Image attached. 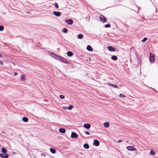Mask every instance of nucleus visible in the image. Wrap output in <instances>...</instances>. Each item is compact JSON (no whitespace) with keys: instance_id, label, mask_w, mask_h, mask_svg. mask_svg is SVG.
Masks as SVG:
<instances>
[{"instance_id":"f257e3e1","label":"nucleus","mask_w":158,"mask_h":158,"mask_svg":"<svg viewBox=\"0 0 158 158\" xmlns=\"http://www.w3.org/2000/svg\"><path fill=\"white\" fill-rule=\"evenodd\" d=\"M48 53L50 56L56 60L61 61L64 63H69V62L66 61L65 59L57 54L50 52H48Z\"/></svg>"},{"instance_id":"f03ea898","label":"nucleus","mask_w":158,"mask_h":158,"mask_svg":"<svg viewBox=\"0 0 158 158\" xmlns=\"http://www.w3.org/2000/svg\"><path fill=\"white\" fill-rule=\"evenodd\" d=\"M48 53L50 56L56 60L61 61L64 63H69V62L66 61L65 59L57 54L50 52H48Z\"/></svg>"},{"instance_id":"7ed1b4c3","label":"nucleus","mask_w":158,"mask_h":158,"mask_svg":"<svg viewBox=\"0 0 158 158\" xmlns=\"http://www.w3.org/2000/svg\"><path fill=\"white\" fill-rule=\"evenodd\" d=\"M155 55H154L151 53H150L149 55V61L151 63H153L155 61Z\"/></svg>"},{"instance_id":"20e7f679","label":"nucleus","mask_w":158,"mask_h":158,"mask_svg":"<svg viewBox=\"0 0 158 158\" xmlns=\"http://www.w3.org/2000/svg\"><path fill=\"white\" fill-rule=\"evenodd\" d=\"M127 149L129 151H136V149L132 146H128L126 147Z\"/></svg>"},{"instance_id":"39448f33","label":"nucleus","mask_w":158,"mask_h":158,"mask_svg":"<svg viewBox=\"0 0 158 158\" xmlns=\"http://www.w3.org/2000/svg\"><path fill=\"white\" fill-rule=\"evenodd\" d=\"M99 18L100 21L102 22H106V18L102 15H100Z\"/></svg>"},{"instance_id":"423d86ee","label":"nucleus","mask_w":158,"mask_h":158,"mask_svg":"<svg viewBox=\"0 0 158 158\" xmlns=\"http://www.w3.org/2000/svg\"><path fill=\"white\" fill-rule=\"evenodd\" d=\"M83 127L86 129H89L91 127V125L89 123H85Z\"/></svg>"},{"instance_id":"0eeeda50","label":"nucleus","mask_w":158,"mask_h":158,"mask_svg":"<svg viewBox=\"0 0 158 158\" xmlns=\"http://www.w3.org/2000/svg\"><path fill=\"white\" fill-rule=\"evenodd\" d=\"M65 22L69 24L72 25L73 23V21L71 19L69 20H66Z\"/></svg>"},{"instance_id":"6e6552de","label":"nucleus","mask_w":158,"mask_h":158,"mask_svg":"<svg viewBox=\"0 0 158 158\" xmlns=\"http://www.w3.org/2000/svg\"><path fill=\"white\" fill-rule=\"evenodd\" d=\"M72 138H76L77 137V134L75 132H73L71 135Z\"/></svg>"},{"instance_id":"1a4fd4ad","label":"nucleus","mask_w":158,"mask_h":158,"mask_svg":"<svg viewBox=\"0 0 158 158\" xmlns=\"http://www.w3.org/2000/svg\"><path fill=\"white\" fill-rule=\"evenodd\" d=\"M94 144L95 146H98L99 145L100 143L97 140L95 139L94 140Z\"/></svg>"},{"instance_id":"9d476101","label":"nucleus","mask_w":158,"mask_h":158,"mask_svg":"<svg viewBox=\"0 0 158 158\" xmlns=\"http://www.w3.org/2000/svg\"><path fill=\"white\" fill-rule=\"evenodd\" d=\"M53 13L57 17H59L60 15V13L59 11L56 12L54 11Z\"/></svg>"},{"instance_id":"9b49d317","label":"nucleus","mask_w":158,"mask_h":158,"mask_svg":"<svg viewBox=\"0 0 158 158\" xmlns=\"http://www.w3.org/2000/svg\"><path fill=\"white\" fill-rule=\"evenodd\" d=\"M0 156L2 158H7L8 156V155L7 154H0Z\"/></svg>"},{"instance_id":"f8f14e48","label":"nucleus","mask_w":158,"mask_h":158,"mask_svg":"<svg viewBox=\"0 0 158 158\" xmlns=\"http://www.w3.org/2000/svg\"><path fill=\"white\" fill-rule=\"evenodd\" d=\"M111 52H114L115 51V49L111 46H109L107 48Z\"/></svg>"},{"instance_id":"ddd939ff","label":"nucleus","mask_w":158,"mask_h":158,"mask_svg":"<svg viewBox=\"0 0 158 158\" xmlns=\"http://www.w3.org/2000/svg\"><path fill=\"white\" fill-rule=\"evenodd\" d=\"M59 131L60 132L62 133H65L66 130L64 128H60L59 129Z\"/></svg>"},{"instance_id":"4468645a","label":"nucleus","mask_w":158,"mask_h":158,"mask_svg":"<svg viewBox=\"0 0 158 158\" xmlns=\"http://www.w3.org/2000/svg\"><path fill=\"white\" fill-rule=\"evenodd\" d=\"M103 125L105 127L108 128L109 127L110 123L108 122H106L104 123Z\"/></svg>"},{"instance_id":"2eb2a0df","label":"nucleus","mask_w":158,"mask_h":158,"mask_svg":"<svg viewBox=\"0 0 158 158\" xmlns=\"http://www.w3.org/2000/svg\"><path fill=\"white\" fill-rule=\"evenodd\" d=\"M86 48L89 51L92 52L93 51V48L90 45H88L87 47Z\"/></svg>"},{"instance_id":"dca6fc26","label":"nucleus","mask_w":158,"mask_h":158,"mask_svg":"<svg viewBox=\"0 0 158 158\" xmlns=\"http://www.w3.org/2000/svg\"><path fill=\"white\" fill-rule=\"evenodd\" d=\"M50 150L51 152H52V153L55 154L56 152V150L52 148H51L50 149Z\"/></svg>"},{"instance_id":"f3484780","label":"nucleus","mask_w":158,"mask_h":158,"mask_svg":"<svg viewBox=\"0 0 158 158\" xmlns=\"http://www.w3.org/2000/svg\"><path fill=\"white\" fill-rule=\"evenodd\" d=\"M25 76L24 75H22L20 76V79L21 81H24L25 80Z\"/></svg>"},{"instance_id":"a211bd4d","label":"nucleus","mask_w":158,"mask_h":158,"mask_svg":"<svg viewBox=\"0 0 158 158\" xmlns=\"http://www.w3.org/2000/svg\"><path fill=\"white\" fill-rule=\"evenodd\" d=\"M22 120L24 122H27L28 121V118L27 117H23L22 118Z\"/></svg>"},{"instance_id":"6ab92c4d","label":"nucleus","mask_w":158,"mask_h":158,"mask_svg":"<svg viewBox=\"0 0 158 158\" xmlns=\"http://www.w3.org/2000/svg\"><path fill=\"white\" fill-rule=\"evenodd\" d=\"M83 147L85 149H88L89 148V145L87 143H85L83 145Z\"/></svg>"},{"instance_id":"aec40b11","label":"nucleus","mask_w":158,"mask_h":158,"mask_svg":"<svg viewBox=\"0 0 158 158\" xmlns=\"http://www.w3.org/2000/svg\"><path fill=\"white\" fill-rule=\"evenodd\" d=\"M108 84L114 88H118V87L115 85L110 84Z\"/></svg>"},{"instance_id":"412c9836","label":"nucleus","mask_w":158,"mask_h":158,"mask_svg":"<svg viewBox=\"0 0 158 158\" xmlns=\"http://www.w3.org/2000/svg\"><path fill=\"white\" fill-rule=\"evenodd\" d=\"M111 59L114 60H117V57L116 56H113L111 57Z\"/></svg>"},{"instance_id":"4be33fe9","label":"nucleus","mask_w":158,"mask_h":158,"mask_svg":"<svg viewBox=\"0 0 158 158\" xmlns=\"http://www.w3.org/2000/svg\"><path fill=\"white\" fill-rule=\"evenodd\" d=\"M83 35L81 34H79L77 36V37L79 39H82L83 37Z\"/></svg>"},{"instance_id":"5701e85b","label":"nucleus","mask_w":158,"mask_h":158,"mask_svg":"<svg viewBox=\"0 0 158 158\" xmlns=\"http://www.w3.org/2000/svg\"><path fill=\"white\" fill-rule=\"evenodd\" d=\"M150 155L152 156H154L155 154V152H153V150H151L150 153Z\"/></svg>"},{"instance_id":"b1692460","label":"nucleus","mask_w":158,"mask_h":158,"mask_svg":"<svg viewBox=\"0 0 158 158\" xmlns=\"http://www.w3.org/2000/svg\"><path fill=\"white\" fill-rule=\"evenodd\" d=\"M67 55L71 57L73 55L72 53L70 51L68 52L67 53Z\"/></svg>"},{"instance_id":"393cba45","label":"nucleus","mask_w":158,"mask_h":158,"mask_svg":"<svg viewBox=\"0 0 158 158\" xmlns=\"http://www.w3.org/2000/svg\"><path fill=\"white\" fill-rule=\"evenodd\" d=\"M73 106L71 105H69V107H68V109H69V110H71L73 109Z\"/></svg>"},{"instance_id":"a878e982","label":"nucleus","mask_w":158,"mask_h":158,"mask_svg":"<svg viewBox=\"0 0 158 158\" xmlns=\"http://www.w3.org/2000/svg\"><path fill=\"white\" fill-rule=\"evenodd\" d=\"M2 152L4 153H6L7 152V151L5 148H2Z\"/></svg>"},{"instance_id":"bb28decb","label":"nucleus","mask_w":158,"mask_h":158,"mask_svg":"<svg viewBox=\"0 0 158 158\" xmlns=\"http://www.w3.org/2000/svg\"><path fill=\"white\" fill-rule=\"evenodd\" d=\"M119 97L120 98H125L126 97V96L125 95L122 94H120L119 95Z\"/></svg>"},{"instance_id":"cd10ccee","label":"nucleus","mask_w":158,"mask_h":158,"mask_svg":"<svg viewBox=\"0 0 158 158\" xmlns=\"http://www.w3.org/2000/svg\"><path fill=\"white\" fill-rule=\"evenodd\" d=\"M63 32L64 33H67L68 32V30L67 29L64 28L63 29Z\"/></svg>"},{"instance_id":"c85d7f7f","label":"nucleus","mask_w":158,"mask_h":158,"mask_svg":"<svg viewBox=\"0 0 158 158\" xmlns=\"http://www.w3.org/2000/svg\"><path fill=\"white\" fill-rule=\"evenodd\" d=\"M4 30V27L2 26H0V31H2Z\"/></svg>"},{"instance_id":"c756f323","label":"nucleus","mask_w":158,"mask_h":158,"mask_svg":"<svg viewBox=\"0 0 158 158\" xmlns=\"http://www.w3.org/2000/svg\"><path fill=\"white\" fill-rule=\"evenodd\" d=\"M105 27L106 28L110 27V24H107L105 26Z\"/></svg>"},{"instance_id":"7c9ffc66","label":"nucleus","mask_w":158,"mask_h":158,"mask_svg":"<svg viewBox=\"0 0 158 158\" xmlns=\"http://www.w3.org/2000/svg\"><path fill=\"white\" fill-rule=\"evenodd\" d=\"M60 98L61 99H63L65 97L64 95H61L60 96Z\"/></svg>"},{"instance_id":"2f4dec72","label":"nucleus","mask_w":158,"mask_h":158,"mask_svg":"<svg viewBox=\"0 0 158 158\" xmlns=\"http://www.w3.org/2000/svg\"><path fill=\"white\" fill-rule=\"evenodd\" d=\"M4 65L3 61L2 60H0V65Z\"/></svg>"},{"instance_id":"473e14b6","label":"nucleus","mask_w":158,"mask_h":158,"mask_svg":"<svg viewBox=\"0 0 158 158\" xmlns=\"http://www.w3.org/2000/svg\"><path fill=\"white\" fill-rule=\"evenodd\" d=\"M62 108L64 110H66L68 109V107L65 106H62Z\"/></svg>"},{"instance_id":"72a5a7b5","label":"nucleus","mask_w":158,"mask_h":158,"mask_svg":"<svg viewBox=\"0 0 158 158\" xmlns=\"http://www.w3.org/2000/svg\"><path fill=\"white\" fill-rule=\"evenodd\" d=\"M148 39L147 38H144L142 40V41L144 42L147 40Z\"/></svg>"},{"instance_id":"f704fd0d","label":"nucleus","mask_w":158,"mask_h":158,"mask_svg":"<svg viewBox=\"0 0 158 158\" xmlns=\"http://www.w3.org/2000/svg\"><path fill=\"white\" fill-rule=\"evenodd\" d=\"M55 7L56 8H58L59 7L57 3H55Z\"/></svg>"},{"instance_id":"c9c22d12","label":"nucleus","mask_w":158,"mask_h":158,"mask_svg":"<svg viewBox=\"0 0 158 158\" xmlns=\"http://www.w3.org/2000/svg\"><path fill=\"white\" fill-rule=\"evenodd\" d=\"M85 133L87 135H89L90 134V133L88 131H86Z\"/></svg>"},{"instance_id":"e433bc0d","label":"nucleus","mask_w":158,"mask_h":158,"mask_svg":"<svg viewBox=\"0 0 158 158\" xmlns=\"http://www.w3.org/2000/svg\"><path fill=\"white\" fill-rule=\"evenodd\" d=\"M18 74V73L16 72H15L14 73V75L15 76H16Z\"/></svg>"},{"instance_id":"4c0bfd02","label":"nucleus","mask_w":158,"mask_h":158,"mask_svg":"<svg viewBox=\"0 0 158 158\" xmlns=\"http://www.w3.org/2000/svg\"><path fill=\"white\" fill-rule=\"evenodd\" d=\"M122 142V140H121V139H120V140H118V143H120V142Z\"/></svg>"},{"instance_id":"58836bf2","label":"nucleus","mask_w":158,"mask_h":158,"mask_svg":"<svg viewBox=\"0 0 158 158\" xmlns=\"http://www.w3.org/2000/svg\"><path fill=\"white\" fill-rule=\"evenodd\" d=\"M2 57V55L0 53V57L1 58Z\"/></svg>"}]
</instances>
